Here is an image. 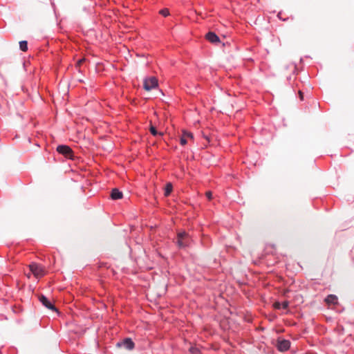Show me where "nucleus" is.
<instances>
[{"label":"nucleus","instance_id":"nucleus-10","mask_svg":"<svg viewBox=\"0 0 354 354\" xmlns=\"http://www.w3.org/2000/svg\"><path fill=\"white\" fill-rule=\"evenodd\" d=\"M123 196L122 192H120L118 189H113L111 192V198L113 200L121 199Z\"/></svg>","mask_w":354,"mask_h":354},{"label":"nucleus","instance_id":"nucleus-6","mask_svg":"<svg viewBox=\"0 0 354 354\" xmlns=\"http://www.w3.org/2000/svg\"><path fill=\"white\" fill-rule=\"evenodd\" d=\"M116 346L119 348L124 347L128 350H132L134 348V343L131 338H126L117 343Z\"/></svg>","mask_w":354,"mask_h":354},{"label":"nucleus","instance_id":"nucleus-21","mask_svg":"<svg viewBox=\"0 0 354 354\" xmlns=\"http://www.w3.org/2000/svg\"><path fill=\"white\" fill-rule=\"evenodd\" d=\"M299 95L300 99L302 100L304 98L303 93L301 91H299Z\"/></svg>","mask_w":354,"mask_h":354},{"label":"nucleus","instance_id":"nucleus-11","mask_svg":"<svg viewBox=\"0 0 354 354\" xmlns=\"http://www.w3.org/2000/svg\"><path fill=\"white\" fill-rule=\"evenodd\" d=\"M325 301L327 304H337V297L335 295H329L325 299Z\"/></svg>","mask_w":354,"mask_h":354},{"label":"nucleus","instance_id":"nucleus-2","mask_svg":"<svg viewBox=\"0 0 354 354\" xmlns=\"http://www.w3.org/2000/svg\"><path fill=\"white\" fill-rule=\"evenodd\" d=\"M29 268H30L31 272L37 278L41 277L45 274V271H44V268L41 266H39L35 263H32L30 264Z\"/></svg>","mask_w":354,"mask_h":354},{"label":"nucleus","instance_id":"nucleus-12","mask_svg":"<svg viewBox=\"0 0 354 354\" xmlns=\"http://www.w3.org/2000/svg\"><path fill=\"white\" fill-rule=\"evenodd\" d=\"M172 191V185L169 183L166 185L165 189V196H168Z\"/></svg>","mask_w":354,"mask_h":354},{"label":"nucleus","instance_id":"nucleus-17","mask_svg":"<svg viewBox=\"0 0 354 354\" xmlns=\"http://www.w3.org/2000/svg\"><path fill=\"white\" fill-rule=\"evenodd\" d=\"M84 62H85L84 58L79 59L76 64V67L80 68Z\"/></svg>","mask_w":354,"mask_h":354},{"label":"nucleus","instance_id":"nucleus-3","mask_svg":"<svg viewBox=\"0 0 354 354\" xmlns=\"http://www.w3.org/2000/svg\"><path fill=\"white\" fill-rule=\"evenodd\" d=\"M158 86V80L156 77H151L144 80V88L150 91Z\"/></svg>","mask_w":354,"mask_h":354},{"label":"nucleus","instance_id":"nucleus-15","mask_svg":"<svg viewBox=\"0 0 354 354\" xmlns=\"http://www.w3.org/2000/svg\"><path fill=\"white\" fill-rule=\"evenodd\" d=\"M189 351L192 353V354H199L200 353V351L198 350V348H196V347H190L189 348Z\"/></svg>","mask_w":354,"mask_h":354},{"label":"nucleus","instance_id":"nucleus-14","mask_svg":"<svg viewBox=\"0 0 354 354\" xmlns=\"http://www.w3.org/2000/svg\"><path fill=\"white\" fill-rule=\"evenodd\" d=\"M150 132L154 136H156L158 135H160V136H162L163 135L162 133H158L156 129L153 126H151V127H150Z\"/></svg>","mask_w":354,"mask_h":354},{"label":"nucleus","instance_id":"nucleus-19","mask_svg":"<svg viewBox=\"0 0 354 354\" xmlns=\"http://www.w3.org/2000/svg\"><path fill=\"white\" fill-rule=\"evenodd\" d=\"M205 195L209 200H211L212 198V193L211 192H207L205 193Z\"/></svg>","mask_w":354,"mask_h":354},{"label":"nucleus","instance_id":"nucleus-16","mask_svg":"<svg viewBox=\"0 0 354 354\" xmlns=\"http://www.w3.org/2000/svg\"><path fill=\"white\" fill-rule=\"evenodd\" d=\"M160 13L163 15L164 17H167L169 15V12L167 9H162L160 11Z\"/></svg>","mask_w":354,"mask_h":354},{"label":"nucleus","instance_id":"nucleus-7","mask_svg":"<svg viewBox=\"0 0 354 354\" xmlns=\"http://www.w3.org/2000/svg\"><path fill=\"white\" fill-rule=\"evenodd\" d=\"M290 346V342L286 339H278L277 341V348L280 351H286L289 349Z\"/></svg>","mask_w":354,"mask_h":354},{"label":"nucleus","instance_id":"nucleus-18","mask_svg":"<svg viewBox=\"0 0 354 354\" xmlns=\"http://www.w3.org/2000/svg\"><path fill=\"white\" fill-rule=\"evenodd\" d=\"M288 301H283L282 304H281V308H283V309H286L288 307Z\"/></svg>","mask_w":354,"mask_h":354},{"label":"nucleus","instance_id":"nucleus-20","mask_svg":"<svg viewBox=\"0 0 354 354\" xmlns=\"http://www.w3.org/2000/svg\"><path fill=\"white\" fill-rule=\"evenodd\" d=\"M274 307H275L276 308H280L281 307V304H280L279 302H276V303L274 304Z\"/></svg>","mask_w":354,"mask_h":354},{"label":"nucleus","instance_id":"nucleus-4","mask_svg":"<svg viewBox=\"0 0 354 354\" xmlns=\"http://www.w3.org/2000/svg\"><path fill=\"white\" fill-rule=\"evenodd\" d=\"M57 151L59 153L64 155L66 158H72L73 157V151L72 149L66 145H59L57 147Z\"/></svg>","mask_w":354,"mask_h":354},{"label":"nucleus","instance_id":"nucleus-13","mask_svg":"<svg viewBox=\"0 0 354 354\" xmlns=\"http://www.w3.org/2000/svg\"><path fill=\"white\" fill-rule=\"evenodd\" d=\"M19 47L22 51L26 52L28 50V43L26 41H21L19 42Z\"/></svg>","mask_w":354,"mask_h":354},{"label":"nucleus","instance_id":"nucleus-8","mask_svg":"<svg viewBox=\"0 0 354 354\" xmlns=\"http://www.w3.org/2000/svg\"><path fill=\"white\" fill-rule=\"evenodd\" d=\"M194 138L193 134L190 132L183 131V135L180 138V144L182 145H185L187 142V140L190 139L192 140Z\"/></svg>","mask_w":354,"mask_h":354},{"label":"nucleus","instance_id":"nucleus-5","mask_svg":"<svg viewBox=\"0 0 354 354\" xmlns=\"http://www.w3.org/2000/svg\"><path fill=\"white\" fill-rule=\"evenodd\" d=\"M39 300L44 306L46 308L50 309L51 310L57 312V309L54 306V304L44 295H41L39 296Z\"/></svg>","mask_w":354,"mask_h":354},{"label":"nucleus","instance_id":"nucleus-22","mask_svg":"<svg viewBox=\"0 0 354 354\" xmlns=\"http://www.w3.org/2000/svg\"><path fill=\"white\" fill-rule=\"evenodd\" d=\"M306 354H316V353H308Z\"/></svg>","mask_w":354,"mask_h":354},{"label":"nucleus","instance_id":"nucleus-9","mask_svg":"<svg viewBox=\"0 0 354 354\" xmlns=\"http://www.w3.org/2000/svg\"><path fill=\"white\" fill-rule=\"evenodd\" d=\"M205 38L213 44H216L220 42L219 37L213 32H209L206 34Z\"/></svg>","mask_w":354,"mask_h":354},{"label":"nucleus","instance_id":"nucleus-1","mask_svg":"<svg viewBox=\"0 0 354 354\" xmlns=\"http://www.w3.org/2000/svg\"><path fill=\"white\" fill-rule=\"evenodd\" d=\"M191 239L189 234L185 232H180L177 234V245L179 248H183L190 244Z\"/></svg>","mask_w":354,"mask_h":354}]
</instances>
